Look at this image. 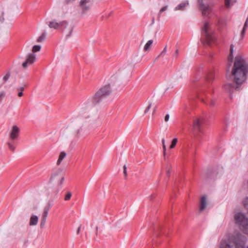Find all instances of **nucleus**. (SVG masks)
Listing matches in <instances>:
<instances>
[{
  "instance_id": "obj_38",
  "label": "nucleus",
  "mask_w": 248,
  "mask_h": 248,
  "mask_svg": "<svg viewBox=\"0 0 248 248\" xmlns=\"http://www.w3.org/2000/svg\"><path fill=\"white\" fill-rule=\"evenodd\" d=\"M151 106H152V104L150 103L148 105V107L146 108V109L144 111V113H146L149 111V110L150 109V108H151Z\"/></svg>"
},
{
  "instance_id": "obj_48",
  "label": "nucleus",
  "mask_w": 248,
  "mask_h": 248,
  "mask_svg": "<svg viewBox=\"0 0 248 248\" xmlns=\"http://www.w3.org/2000/svg\"><path fill=\"white\" fill-rule=\"evenodd\" d=\"M80 228L81 227L79 226L78 229V230H77V233L78 234L79 233V231H80Z\"/></svg>"
},
{
  "instance_id": "obj_4",
  "label": "nucleus",
  "mask_w": 248,
  "mask_h": 248,
  "mask_svg": "<svg viewBox=\"0 0 248 248\" xmlns=\"http://www.w3.org/2000/svg\"><path fill=\"white\" fill-rule=\"evenodd\" d=\"M235 224L244 232L248 229V217L242 212H237L234 215Z\"/></svg>"
},
{
  "instance_id": "obj_10",
  "label": "nucleus",
  "mask_w": 248,
  "mask_h": 248,
  "mask_svg": "<svg viewBox=\"0 0 248 248\" xmlns=\"http://www.w3.org/2000/svg\"><path fill=\"white\" fill-rule=\"evenodd\" d=\"M203 120L202 118H195L193 120V128L194 130L200 131L203 123Z\"/></svg>"
},
{
  "instance_id": "obj_49",
  "label": "nucleus",
  "mask_w": 248,
  "mask_h": 248,
  "mask_svg": "<svg viewBox=\"0 0 248 248\" xmlns=\"http://www.w3.org/2000/svg\"><path fill=\"white\" fill-rule=\"evenodd\" d=\"M156 110V107L154 108L153 112L155 113Z\"/></svg>"
},
{
  "instance_id": "obj_9",
  "label": "nucleus",
  "mask_w": 248,
  "mask_h": 248,
  "mask_svg": "<svg viewBox=\"0 0 248 248\" xmlns=\"http://www.w3.org/2000/svg\"><path fill=\"white\" fill-rule=\"evenodd\" d=\"M19 135V129L16 125H13L9 134V139L14 141L18 139Z\"/></svg>"
},
{
  "instance_id": "obj_12",
  "label": "nucleus",
  "mask_w": 248,
  "mask_h": 248,
  "mask_svg": "<svg viewBox=\"0 0 248 248\" xmlns=\"http://www.w3.org/2000/svg\"><path fill=\"white\" fill-rule=\"evenodd\" d=\"M89 133V130H87L84 126H81L76 132V135L77 137H83Z\"/></svg>"
},
{
  "instance_id": "obj_1",
  "label": "nucleus",
  "mask_w": 248,
  "mask_h": 248,
  "mask_svg": "<svg viewBox=\"0 0 248 248\" xmlns=\"http://www.w3.org/2000/svg\"><path fill=\"white\" fill-rule=\"evenodd\" d=\"M248 72V64L246 60L241 56H237L235 58L232 74L233 81L236 84L235 88L232 84H226L224 86V89L231 93L234 90H239V86L246 79Z\"/></svg>"
},
{
  "instance_id": "obj_7",
  "label": "nucleus",
  "mask_w": 248,
  "mask_h": 248,
  "mask_svg": "<svg viewBox=\"0 0 248 248\" xmlns=\"http://www.w3.org/2000/svg\"><path fill=\"white\" fill-rule=\"evenodd\" d=\"M197 3L200 10L203 16H207L211 12V9L207 4H205L203 0H197Z\"/></svg>"
},
{
  "instance_id": "obj_14",
  "label": "nucleus",
  "mask_w": 248,
  "mask_h": 248,
  "mask_svg": "<svg viewBox=\"0 0 248 248\" xmlns=\"http://www.w3.org/2000/svg\"><path fill=\"white\" fill-rule=\"evenodd\" d=\"M207 202L206 198L205 196H203L201 199L200 206V211H203L206 207Z\"/></svg>"
},
{
  "instance_id": "obj_31",
  "label": "nucleus",
  "mask_w": 248,
  "mask_h": 248,
  "mask_svg": "<svg viewBox=\"0 0 248 248\" xmlns=\"http://www.w3.org/2000/svg\"><path fill=\"white\" fill-rule=\"evenodd\" d=\"M162 147H163V154H164V156H165V154H166V146L165 145V140L164 139H162Z\"/></svg>"
},
{
  "instance_id": "obj_2",
  "label": "nucleus",
  "mask_w": 248,
  "mask_h": 248,
  "mask_svg": "<svg viewBox=\"0 0 248 248\" xmlns=\"http://www.w3.org/2000/svg\"><path fill=\"white\" fill-rule=\"evenodd\" d=\"M247 241L246 236L238 232L231 235L227 239H222L219 248H246Z\"/></svg>"
},
{
  "instance_id": "obj_28",
  "label": "nucleus",
  "mask_w": 248,
  "mask_h": 248,
  "mask_svg": "<svg viewBox=\"0 0 248 248\" xmlns=\"http://www.w3.org/2000/svg\"><path fill=\"white\" fill-rule=\"evenodd\" d=\"M7 145L9 149L14 152L15 150V147L13 146L12 141H9L7 142Z\"/></svg>"
},
{
  "instance_id": "obj_16",
  "label": "nucleus",
  "mask_w": 248,
  "mask_h": 248,
  "mask_svg": "<svg viewBox=\"0 0 248 248\" xmlns=\"http://www.w3.org/2000/svg\"><path fill=\"white\" fill-rule=\"evenodd\" d=\"M233 45H231L230 46V54L228 57V62L230 63V64H232L233 60Z\"/></svg>"
},
{
  "instance_id": "obj_36",
  "label": "nucleus",
  "mask_w": 248,
  "mask_h": 248,
  "mask_svg": "<svg viewBox=\"0 0 248 248\" xmlns=\"http://www.w3.org/2000/svg\"><path fill=\"white\" fill-rule=\"evenodd\" d=\"M10 74L9 73H7L5 76L3 78V80L4 82H6L10 78Z\"/></svg>"
},
{
  "instance_id": "obj_11",
  "label": "nucleus",
  "mask_w": 248,
  "mask_h": 248,
  "mask_svg": "<svg viewBox=\"0 0 248 248\" xmlns=\"http://www.w3.org/2000/svg\"><path fill=\"white\" fill-rule=\"evenodd\" d=\"M68 25V23L67 22L63 21L62 22L58 23L56 22L55 21H52L49 22L48 24V26L50 28H53L54 29H57L60 27L62 26H66Z\"/></svg>"
},
{
  "instance_id": "obj_29",
  "label": "nucleus",
  "mask_w": 248,
  "mask_h": 248,
  "mask_svg": "<svg viewBox=\"0 0 248 248\" xmlns=\"http://www.w3.org/2000/svg\"><path fill=\"white\" fill-rule=\"evenodd\" d=\"M243 205L245 209L248 211V196L244 200Z\"/></svg>"
},
{
  "instance_id": "obj_25",
  "label": "nucleus",
  "mask_w": 248,
  "mask_h": 248,
  "mask_svg": "<svg viewBox=\"0 0 248 248\" xmlns=\"http://www.w3.org/2000/svg\"><path fill=\"white\" fill-rule=\"evenodd\" d=\"M102 120L100 117H98L96 120H95L93 122L94 124L98 127L101 125L102 124Z\"/></svg>"
},
{
  "instance_id": "obj_30",
  "label": "nucleus",
  "mask_w": 248,
  "mask_h": 248,
  "mask_svg": "<svg viewBox=\"0 0 248 248\" xmlns=\"http://www.w3.org/2000/svg\"><path fill=\"white\" fill-rule=\"evenodd\" d=\"M72 196V193L70 191H68L66 193L65 197H64V200L65 201H69Z\"/></svg>"
},
{
  "instance_id": "obj_6",
  "label": "nucleus",
  "mask_w": 248,
  "mask_h": 248,
  "mask_svg": "<svg viewBox=\"0 0 248 248\" xmlns=\"http://www.w3.org/2000/svg\"><path fill=\"white\" fill-rule=\"evenodd\" d=\"M64 178L62 170L58 169L52 174L50 181L55 183L58 186H61L63 183Z\"/></svg>"
},
{
  "instance_id": "obj_44",
  "label": "nucleus",
  "mask_w": 248,
  "mask_h": 248,
  "mask_svg": "<svg viewBox=\"0 0 248 248\" xmlns=\"http://www.w3.org/2000/svg\"><path fill=\"white\" fill-rule=\"evenodd\" d=\"M178 54H179V50H178V49H176L173 56L176 58L177 57Z\"/></svg>"
},
{
  "instance_id": "obj_46",
  "label": "nucleus",
  "mask_w": 248,
  "mask_h": 248,
  "mask_svg": "<svg viewBox=\"0 0 248 248\" xmlns=\"http://www.w3.org/2000/svg\"><path fill=\"white\" fill-rule=\"evenodd\" d=\"M155 197V195H152L150 196V200H152L153 199V198H154Z\"/></svg>"
},
{
  "instance_id": "obj_15",
  "label": "nucleus",
  "mask_w": 248,
  "mask_h": 248,
  "mask_svg": "<svg viewBox=\"0 0 248 248\" xmlns=\"http://www.w3.org/2000/svg\"><path fill=\"white\" fill-rule=\"evenodd\" d=\"M214 72L212 70L209 71L206 74V80L208 82L212 81L214 79Z\"/></svg>"
},
{
  "instance_id": "obj_47",
  "label": "nucleus",
  "mask_w": 248,
  "mask_h": 248,
  "mask_svg": "<svg viewBox=\"0 0 248 248\" xmlns=\"http://www.w3.org/2000/svg\"><path fill=\"white\" fill-rule=\"evenodd\" d=\"M215 103L213 101H211L210 102V106H213L214 105Z\"/></svg>"
},
{
  "instance_id": "obj_17",
  "label": "nucleus",
  "mask_w": 248,
  "mask_h": 248,
  "mask_svg": "<svg viewBox=\"0 0 248 248\" xmlns=\"http://www.w3.org/2000/svg\"><path fill=\"white\" fill-rule=\"evenodd\" d=\"M38 221V217L36 216L32 215L30 218L29 224L30 226L36 225L37 224Z\"/></svg>"
},
{
  "instance_id": "obj_3",
  "label": "nucleus",
  "mask_w": 248,
  "mask_h": 248,
  "mask_svg": "<svg viewBox=\"0 0 248 248\" xmlns=\"http://www.w3.org/2000/svg\"><path fill=\"white\" fill-rule=\"evenodd\" d=\"M111 92V90L109 84L101 88L91 99L92 105L94 106L99 103L103 98L108 95Z\"/></svg>"
},
{
  "instance_id": "obj_23",
  "label": "nucleus",
  "mask_w": 248,
  "mask_h": 248,
  "mask_svg": "<svg viewBox=\"0 0 248 248\" xmlns=\"http://www.w3.org/2000/svg\"><path fill=\"white\" fill-rule=\"evenodd\" d=\"M153 40H149L146 44H145L144 47V51H146L150 49L152 45L153 44Z\"/></svg>"
},
{
  "instance_id": "obj_21",
  "label": "nucleus",
  "mask_w": 248,
  "mask_h": 248,
  "mask_svg": "<svg viewBox=\"0 0 248 248\" xmlns=\"http://www.w3.org/2000/svg\"><path fill=\"white\" fill-rule=\"evenodd\" d=\"M66 155V154L64 152H62L60 153L58 160H57V165H60L62 161L65 157Z\"/></svg>"
},
{
  "instance_id": "obj_35",
  "label": "nucleus",
  "mask_w": 248,
  "mask_h": 248,
  "mask_svg": "<svg viewBox=\"0 0 248 248\" xmlns=\"http://www.w3.org/2000/svg\"><path fill=\"white\" fill-rule=\"evenodd\" d=\"M170 168V165L169 164H167L166 173H167V175L168 177H170V173H171Z\"/></svg>"
},
{
  "instance_id": "obj_52",
  "label": "nucleus",
  "mask_w": 248,
  "mask_h": 248,
  "mask_svg": "<svg viewBox=\"0 0 248 248\" xmlns=\"http://www.w3.org/2000/svg\"><path fill=\"white\" fill-rule=\"evenodd\" d=\"M228 64H229V67H228V68H230V66L231 65V64L230 65V63H229V62H228Z\"/></svg>"
},
{
  "instance_id": "obj_8",
  "label": "nucleus",
  "mask_w": 248,
  "mask_h": 248,
  "mask_svg": "<svg viewBox=\"0 0 248 248\" xmlns=\"http://www.w3.org/2000/svg\"><path fill=\"white\" fill-rule=\"evenodd\" d=\"M36 60V55L33 53H29L27 56L26 61L22 63L23 68L26 69L29 65H32Z\"/></svg>"
},
{
  "instance_id": "obj_18",
  "label": "nucleus",
  "mask_w": 248,
  "mask_h": 248,
  "mask_svg": "<svg viewBox=\"0 0 248 248\" xmlns=\"http://www.w3.org/2000/svg\"><path fill=\"white\" fill-rule=\"evenodd\" d=\"M188 5L187 1H184L179 4L177 7H175V10H183L184 8Z\"/></svg>"
},
{
  "instance_id": "obj_20",
  "label": "nucleus",
  "mask_w": 248,
  "mask_h": 248,
  "mask_svg": "<svg viewBox=\"0 0 248 248\" xmlns=\"http://www.w3.org/2000/svg\"><path fill=\"white\" fill-rule=\"evenodd\" d=\"M50 207H51V204L50 203H49V204H48V205L47 206H46L44 208V212H43L42 217H45V218L47 217V216L48 212L50 209Z\"/></svg>"
},
{
  "instance_id": "obj_19",
  "label": "nucleus",
  "mask_w": 248,
  "mask_h": 248,
  "mask_svg": "<svg viewBox=\"0 0 248 248\" xmlns=\"http://www.w3.org/2000/svg\"><path fill=\"white\" fill-rule=\"evenodd\" d=\"M236 1V0H224L225 6L227 8H230Z\"/></svg>"
},
{
  "instance_id": "obj_22",
  "label": "nucleus",
  "mask_w": 248,
  "mask_h": 248,
  "mask_svg": "<svg viewBox=\"0 0 248 248\" xmlns=\"http://www.w3.org/2000/svg\"><path fill=\"white\" fill-rule=\"evenodd\" d=\"M26 85H24L23 86L19 87L16 88V90L18 92L17 95L18 97H21L23 96V92L24 91L25 88L24 87L26 86Z\"/></svg>"
},
{
  "instance_id": "obj_24",
  "label": "nucleus",
  "mask_w": 248,
  "mask_h": 248,
  "mask_svg": "<svg viewBox=\"0 0 248 248\" xmlns=\"http://www.w3.org/2000/svg\"><path fill=\"white\" fill-rule=\"evenodd\" d=\"M226 24V20L223 18H219L217 22V26L219 28L223 27Z\"/></svg>"
},
{
  "instance_id": "obj_26",
  "label": "nucleus",
  "mask_w": 248,
  "mask_h": 248,
  "mask_svg": "<svg viewBox=\"0 0 248 248\" xmlns=\"http://www.w3.org/2000/svg\"><path fill=\"white\" fill-rule=\"evenodd\" d=\"M41 47L39 45H35L33 46L32 48V51L33 53H35L36 52L40 51L41 50Z\"/></svg>"
},
{
  "instance_id": "obj_5",
  "label": "nucleus",
  "mask_w": 248,
  "mask_h": 248,
  "mask_svg": "<svg viewBox=\"0 0 248 248\" xmlns=\"http://www.w3.org/2000/svg\"><path fill=\"white\" fill-rule=\"evenodd\" d=\"M202 35L205 38L204 44L210 45L215 40L213 32L210 29L209 23L207 21L204 23L203 27L202 30Z\"/></svg>"
},
{
  "instance_id": "obj_27",
  "label": "nucleus",
  "mask_w": 248,
  "mask_h": 248,
  "mask_svg": "<svg viewBox=\"0 0 248 248\" xmlns=\"http://www.w3.org/2000/svg\"><path fill=\"white\" fill-rule=\"evenodd\" d=\"M177 142H178L177 139L174 138L171 141V143L170 145V149L174 148L175 147V146H176Z\"/></svg>"
},
{
  "instance_id": "obj_51",
  "label": "nucleus",
  "mask_w": 248,
  "mask_h": 248,
  "mask_svg": "<svg viewBox=\"0 0 248 248\" xmlns=\"http://www.w3.org/2000/svg\"><path fill=\"white\" fill-rule=\"evenodd\" d=\"M3 20H4L3 18H0V20L1 21H3Z\"/></svg>"
},
{
  "instance_id": "obj_37",
  "label": "nucleus",
  "mask_w": 248,
  "mask_h": 248,
  "mask_svg": "<svg viewBox=\"0 0 248 248\" xmlns=\"http://www.w3.org/2000/svg\"><path fill=\"white\" fill-rule=\"evenodd\" d=\"M167 52V46H165L163 49V50L160 53L159 56H164Z\"/></svg>"
},
{
  "instance_id": "obj_45",
  "label": "nucleus",
  "mask_w": 248,
  "mask_h": 248,
  "mask_svg": "<svg viewBox=\"0 0 248 248\" xmlns=\"http://www.w3.org/2000/svg\"><path fill=\"white\" fill-rule=\"evenodd\" d=\"M248 17L247 18L246 21H245V22L244 23V26L248 27Z\"/></svg>"
},
{
  "instance_id": "obj_40",
  "label": "nucleus",
  "mask_w": 248,
  "mask_h": 248,
  "mask_svg": "<svg viewBox=\"0 0 248 248\" xmlns=\"http://www.w3.org/2000/svg\"><path fill=\"white\" fill-rule=\"evenodd\" d=\"M124 175L125 178H126L127 177V170L126 165H124Z\"/></svg>"
},
{
  "instance_id": "obj_32",
  "label": "nucleus",
  "mask_w": 248,
  "mask_h": 248,
  "mask_svg": "<svg viewBox=\"0 0 248 248\" xmlns=\"http://www.w3.org/2000/svg\"><path fill=\"white\" fill-rule=\"evenodd\" d=\"M46 38V34L45 33H43L39 38L37 39V42H41Z\"/></svg>"
},
{
  "instance_id": "obj_42",
  "label": "nucleus",
  "mask_w": 248,
  "mask_h": 248,
  "mask_svg": "<svg viewBox=\"0 0 248 248\" xmlns=\"http://www.w3.org/2000/svg\"><path fill=\"white\" fill-rule=\"evenodd\" d=\"M73 32V28H70L69 29V33L66 35V37H69L71 36L72 33Z\"/></svg>"
},
{
  "instance_id": "obj_41",
  "label": "nucleus",
  "mask_w": 248,
  "mask_h": 248,
  "mask_svg": "<svg viewBox=\"0 0 248 248\" xmlns=\"http://www.w3.org/2000/svg\"><path fill=\"white\" fill-rule=\"evenodd\" d=\"M167 9V6H164V7H163L159 11V14L160 15L161 13H162V12H164L165 11H166Z\"/></svg>"
},
{
  "instance_id": "obj_34",
  "label": "nucleus",
  "mask_w": 248,
  "mask_h": 248,
  "mask_svg": "<svg viewBox=\"0 0 248 248\" xmlns=\"http://www.w3.org/2000/svg\"><path fill=\"white\" fill-rule=\"evenodd\" d=\"M247 29H248L247 27H245L244 26L242 31L241 32V36L242 38H243L244 37V36H245V32H246V31L247 30Z\"/></svg>"
},
{
  "instance_id": "obj_13",
  "label": "nucleus",
  "mask_w": 248,
  "mask_h": 248,
  "mask_svg": "<svg viewBox=\"0 0 248 248\" xmlns=\"http://www.w3.org/2000/svg\"><path fill=\"white\" fill-rule=\"evenodd\" d=\"M91 0H81L79 5L81 7L83 13L86 12L90 9V7L86 4L89 3Z\"/></svg>"
},
{
  "instance_id": "obj_33",
  "label": "nucleus",
  "mask_w": 248,
  "mask_h": 248,
  "mask_svg": "<svg viewBox=\"0 0 248 248\" xmlns=\"http://www.w3.org/2000/svg\"><path fill=\"white\" fill-rule=\"evenodd\" d=\"M46 218L42 217L41 223H40V227L41 228H42L45 226L46 221Z\"/></svg>"
},
{
  "instance_id": "obj_50",
  "label": "nucleus",
  "mask_w": 248,
  "mask_h": 248,
  "mask_svg": "<svg viewBox=\"0 0 248 248\" xmlns=\"http://www.w3.org/2000/svg\"><path fill=\"white\" fill-rule=\"evenodd\" d=\"M112 14V12H110V13L109 14L108 16H110V15H111Z\"/></svg>"
},
{
  "instance_id": "obj_39",
  "label": "nucleus",
  "mask_w": 248,
  "mask_h": 248,
  "mask_svg": "<svg viewBox=\"0 0 248 248\" xmlns=\"http://www.w3.org/2000/svg\"><path fill=\"white\" fill-rule=\"evenodd\" d=\"M5 95V94L4 92H1L0 93V103L2 101Z\"/></svg>"
},
{
  "instance_id": "obj_43",
  "label": "nucleus",
  "mask_w": 248,
  "mask_h": 248,
  "mask_svg": "<svg viewBox=\"0 0 248 248\" xmlns=\"http://www.w3.org/2000/svg\"><path fill=\"white\" fill-rule=\"evenodd\" d=\"M169 118H170V115L169 114H167L166 115L165 117V122H168L169 120Z\"/></svg>"
}]
</instances>
